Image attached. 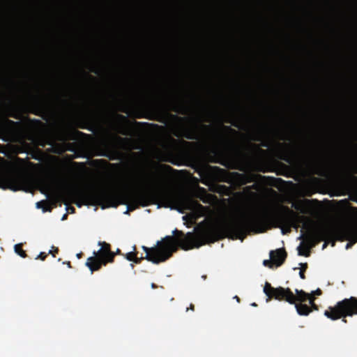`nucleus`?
Listing matches in <instances>:
<instances>
[{
	"instance_id": "obj_6",
	"label": "nucleus",
	"mask_w": 357,
	"mask_h": 357,
	"mask_svg": "<svg viewBox=\"0 0 357 357\" xmlns=\"http://www.w3.org/2000/svg\"><path fill=\"white\" fill-rule=\"evenodd\" d=\"M355 313L357 314V299L351 297L338 303L334 307L326 310L325 315L335 320L342 317L351 316Z\"/></svg>"
},
{
	"instance_id": "obj_27",
	"label": "nucleus",
	"mask_w": 357,
	"mask_h": 357,
	"mask_svg": "<svg viewBox=\"0 0 357 357\" xmlns=\"http://www.w3.org/2000/svg\"><path fill=\"white\" fill-rule=\"evenodd\" d=\"M66 218V215H64L62 218V220H64Z\"/></svg>"
},
{
	"instance_id": "obj_26",
	"label": "nucleus",
	"mask_w": 357,
	"mask_h": 357,
	"mask_svg": "<svg viewBox=\"0 0 357 357\" xmlns=\"http://www.w3.org/2000/svg\"><path fill=\"white\" fill-rule=\"evenodd\" d=\"M119 139L121 140V141H123L124 140L123 139L121 138V137H119Z\"/></svg>"
},
{
	"instance_id": "obj_5",
	"label": "nucleus",
	"mask_w": 357,
	"mask_h": 357,
	"mask_svg": "<svg viewBox=\"0 0 357 357\" xmlns=\"http://www.w3.org/2000/svg\"><path fill=\"white\" fill-rule=\"evenodd\" d=\"M35 184L32 176L15 173L10 165L0 158V188L29 192L34 188Z\"/></svg>"
},
{
	"instance_id": "obj_24",
	"label": "nucleus",
	"mask_w": 357,
	"mask_h": 357,
	"mask_svg": "<svg viewBox=\"0 0 357 357\" xmlns=\"http://www.w3.org/2000/svg\"><path fill=\"white\" fill-rule=\"evenodd\" d=\"M52 252H54V250H50L49 253H52Z\"/></svg>"
},
{
	"instance_id": "obj_2",
	"label": "nucleus",
	"mask_w": 357,
	"mask_h": 357,
	"mask_svg": "<svg viewBox=\"0 0 357 357\" xmlns=\"http://www.w3.org/2000/svg\"><path fill=\"white\" fill-rule=\"evenodd\" d=\"M132 195L142 204L149 198L154 197L167 202L181 212L190 210V213L183 217L188 225H193L197 218L205 213L204 208L195 201L190 195L185 192H172L167 183L160 178H153L140 183Z\"/></svg>"
},
{
	"instance_id": "obj_28",
	"label": "nucleus",
	"mask_w": 357,
	"mask_h": 357,
	"mask_svg": "<svg viewBox=\"0 0 357 357\" xmlns=\"http://www.w3.org/2000/svg\"><path fill=\"white\" fill-rule=\"evenodd\" d=\"M252 306H256V304L254 303L252 304Z\"/></svg>"
},
{
	"instance_id": "obj_7",
	"label": "nucleus",
	"mask_w": 357,
	"mask_h": 357,
	"mask_svg": "<svg viewBox=\"0 0 357 357\" xmlns=\"http://www.w3.org/2000/svg\"><path fill=\"white\" fill-rule=\"evenodd\" d=\"M98 245L100 248L94 252V257H89L86 264L91 272L98 270L102 264L113 260L114 254L110 252L109 245L105 242H99Z\"/></svg>"
},
{
	"instance_id": "obj_25",
	"label": "nucleus",
	"mask_w": 357,
	"mask_h": 357,
	"mask_svg": "<svg viewBox=\"0 0 357 357\" xmlns=\"http://www.w3.org/2000/svg\"><path fill=\"white\" fill-rule=\"evenodd\" d=\"M235 298H236L238 302L239 301V299H238V298L237 296H235Z\"/></svg>"
},
{
	"instance_id": "obj_12",
	"label": "nucleus",
	"mask_w": 357,
	"mask_h": 357,
	"mask_svg": "<svg viewBox=\"0 0 357 357\" xmlns=\"http://www.w3.org/2000/svg\"><path fill=\"white\" fill-rule=\"evenodd\" d=\"M21 244H16L15 245V252L19 255L20 256H21L22 257H25V252L24 251H23L22 249H21Z\"/></svg>"
},
{
	"instance_id": "obj_19",
	"label": "nucleus",
	"mask_w": 357,
	"mask_h": 357,
	"mask_svg": "<svg viewBox=\"0 0 357 357\" xmlns=\"http://www.w3.org/2000/svg\"><path fill=\"white\" fill-rule=\"evenodd\" d=\"M326 243H325L323 245V246H322V249H324V248H326Z\"/></svg>"
},
{
	"instance_id": "obj_18",
	"label": "nucleus",
	"mask_w": 357,
	"mask_h": 357,
	"mask_svg": "<svg viewBox=\"0 0 357 357\" xmlns=\"http://www.w3.org/2000/svg\"><path fill=\"white\" fill-rule=\"evenodd\" d=\"M314 20H315V17H314ZM314 43H315V39L314 38ZM314 57H315V56H314V61L315 60ZM314 63H315V62L314 61ZM314 79H315L314 78ZM314 81H315V80H314Z\"/></svg>"
},
{
	"instance_id": "obj_1",
	"label": "nucleus",
	"mask_w": 357,
	"mask_h": 357,
	"mask_svg": "<svg viewBox=\"0 0 357 357\" xmlns=\"http://www.w3.org/2000/svg\"><path fill=\"white\" fill-rule=\"evenodd\" d=\"M258 211H254L246 215H232L225 218L218 225L203 223L196 228V233H188L184 236H177L176 241L172 236H166L151 248L143 247L146 252V258L154 263L159 264L167 260L176 250L179 244L184 250L199 248L207 243L213 242L217 229H220L232 239L240 238L247 226L253 225L260 220Z\"/></svg>"
},
{
	"instance_id": "obj_29",
	"label": "nucleus",
	"mask_w": 357,
	"mask_h": 357,
	"mask_svg": "<svg viewBox=\"0 0 357 357\" xmlns=\"http://www.w3.org/2000/svg\"><path fill=\"white\" fill-rule=\"evenodd\" d=\"M313 307H314V310H315V309H316V307H315V305H314H314H313Z\"/></svg>"
},
{
	"instance_id": "obj_11",
	"label": "nucleus",
	"mask_w": 357,
	"mask_h": 357,
	"mask_svg": "<svg viewBox=\"0 0 357 357\" xmlns=\"http://www.w3.org/2000/svg\"><path fill=\"white\" fill-rule=\"evenodd\" d=\"M36 207L38 208H41L43 212L50 211L52 204L47 201H41L36 203Z\"/></svg>"
},
{
	"instance_id": "obj_21",
	"label": "nucleus",
	"mask_w": 357,
	"mask_h": 357,
	"mask_svg": "<svg viewBox=\"0 0 357 357\" xmlns=\"http://www.w3.org/2000/svg\"><path fill=\"white\" fill-rule=\"evenodd\" d=\"M77 256L78 258H79L81 257V254H77Z\"/></svg>"
},
{
	"instance_id": "obj_15",
	"label": "nucleus",
	"mask_w": 357,
	"mask_h": 357,
	"mask_svg": "<svg viewBox=\"0 0 357 357\" xmlns=\"http://www.w3.org/2000/svg\"><path fill=\"white\" fill-rule=\"evenodd\" d=\"M313 234H314V245H315L316 243V238H317V229L315 226V221L314 220V231H313Z\"/></svg>"
},
{
	"instance_id": "obj_22",
	"label": "nucleus",
	"mask_w": 357,
	"mask_h": 357,
	"mask_svg": "<svg viewBox=\"0 0 357 357\" xmlns=\"http://www.w3.org/2000/svg\"><path fill=\"white\" fill-rule=\"evenodd\" d=\"M52 249H54L55 252L57 251V248H54V247H52Z\"/></svg>"
},
{
	"instance_id": "obj_3",
	"label": "nucleus",
	"mask_w": 357,
	"mask_h": 357,
	"mask_svg": "<svg viewBox=\"0 0 357 357\" xmlns=\"http://www.w3.org/2000/svg\"><path fill=\"white\" fill-rule=\"evenodd\" d=\"M292 206L302 213L295 215L289 210L278 216V222L282 234L289 232L291 227L301 229V243L298 247L299 255H308L312 246V203L306 199L294 202Z\"/></svg>"
},
{
	"instance_id": "obj_9",
	"label": "nucleus",
	"mask_w": 357,
	"mask_h": 357,
	"mask_svg": "<svg viewBox=\"0 0 357 357\" xmlns=\"http://www.w3.org/2000/svg\"><path fill=\"white\" fill-rule=\"evenodd\" d=\"M284 251L282 249L271 251L270 252V260H264L263 264L265 266L273 268V266L278 267L280 266L285 259Z\"/></svg>"
},
{
	"instance_id": "obj_16",
	"label": "nucleus",
	"mask_w": 357,
	"mask_h": 357,
	"mask_svg": "<svg viewBox=\"0 0 357 357\" xmlns=\"http://www.w3.org/2000/svg\"><path fill=\"white\" fill-rule=\"evenodd\" d=\"M47 255L44 252H41L37 257L36 259H40L42 260H43L45 257H46Z\"/></svg>"
},
{
	"instance_id": "obj_23",
	"label": "nucleus",
	"mask_w": 357,
	"mask_h": 357,
	"mask_svg": "<svg viewBox=\"0 0 357 357\" xmlns=\"http://www.w3.org/2000/svg\"><path fill=\"white\" fill-rule=\"evenodd\" d=\"M52 252H54V250H50L49 253H52Z\"/></svg>"
},
{
	"instance_id": "obj_20",
	"label": "nucleus",
	"mask_w": 357,
	"mask_h": 357,
	"mask_svg": "<svg viewBox=\"0 0 357 357\" xmlns=\"http://www.w3.org/2000/svg\"><path fill=\"white\" fill-rule=\"evenodd\" d=\"M349 247H350V244H349V243H348V244L347 245V246H346V248H347V249H348Z\"/></svg>"
},
{
	"instance_id": "obj_8",
	"label": "nucleus",
	"mask_w": 357,
	"mask_h": 357,
	"mask_svg": "<svg viewBox=\"0 0 357 357\" xmlns=\"http://www.w3.org/2000/svg\"><path fill=\"white\" fill-rule=\"evenodd\" d=\"M353 227L346 224H338L327 229V231L335 238L349 239L353 232Z\"/></svg>"
},
{
	"instance_id": "obj_4",
	"label": "nucleus",
	"mask_w": 357,
	"mask_h": 357,
	"mask_svg": "<svg viewBox=\"0 0 357 357\" xmlns=\"http://www.w3.org/2000/svg\"><path fill=\"white\" fill-rule=\"evenodd\" d=\"M264 292L268 296L266 302L269 301L271 297H275L278 300L284 299L289 303H294L298 313L301 315H307L311 310L312 297L303 291L296 290V293L294 294L289 289L273 288L269 283L266 282L264 287Z\"/></svg>"
},
{
	"instance_id": "obj_14",
	"label": "nucleus",
	"mask_w": 357,
	"mask_h": 357,
	"mask_svg": "<svg viewBox=\"0 0 357 357\" xmlns=\"http://www.w3.org/2000/svg\"><path fill=\"white\" fill-rule=\"evenodd\" d=\"M300 266L301 267L300 268L299 275H300L301 278L302 279H303L304 278L303 270L306 268L307 265L305 264H300Z\"/></svg>"
},
{
	"instance_id": "obj_13",
	"label": "nucleus",
	"mask_w": 357,
	"mask_h": 357,
	"mask_svg": "<svg viewBox=\"0 0 357 357\" xmlns=\"http://www.w3.org/2000/svg\"><path fill=\"white\" fill-rule=\"evenodd\" d=\"M126 259L129 261H133L135 263L139 261V259L135 257V253L130 252L126 254Z\"/></svg>"
},
{
	"instance_id": "obj_17",
	"label": "nucleus",
	"mask_w": 357,
	"mask_h": 357,
	"mask_svg": "<svg viewBox=\"0 0 357 357\" xmlns=\"http://www.w3.org/2000/svg\"><path fill=\"white\" fill-rule=\"evenodd\" d=\"M321 294V291L319 289H317L316 291H314V297L315 296H320Z\"/></svg>"
},
{
	"instance_id": "obj_10",
	"label": "nucleus",
	"mask_w": 357,
	"mask_h": 357,
	"mask_svg": "<svg viewBox=\"0 0 357 357\" xmlns=\"http://www.w3.org/2000/svg\"><path fill=\"white\" fill-rule=\"evenodd\" d=\"M40 191L47 197L56 195L58 191L56 183L54 180H45L41 183Z\"/></svg>"
}]
</instances>
